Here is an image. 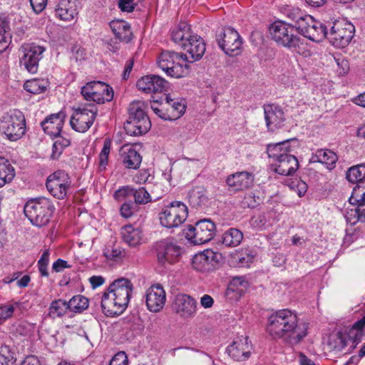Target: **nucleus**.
<instances>
[{"mask_svg":"<svg viewBox=\"0 0 365 365\" xmlns=\"http://www.w3.org/2000/svg\"><path fill=\"white\" fill-rule=\"evenodd\" d=\"M308 325L299 322L297 314L288 309L277 311L268 318L267 331L274 339L290 344L300 342L307 334Z\"/></svg>","mask_w":365,"mask_h":365,"instance_id":"obj_1","label":"nucleus"},{"mask_svg":"<svg viewBox=\"0 0 365 365\" xmlns=\"http://www.w3.org/2000/svg\"><path fill=\"white\" fill-rule=\"evenodd\" d=\"M133 290V285L128 279L114 280L101 297L103 312L108 317L121 314L128 305Z\"/></svg>","mask_w":365,"mask_h":365,"instance_id":"obj_2","label":"nucleus"},{"mask_svg":"<svg viewBox=\"0 0 365 365\" xmlns=\"http://www.w3.org/2000/svg\"><path fill=\"white\" fill-rule=\"evenodd\" d=\"M269 33L272 39L278 44L293 51L306 55V44L304 40L296 34L294 27L283 21H276L271 24Z\"/></svg>","mask_w":365,"mask_h":365,"instance_id":"obj_3","label":"nucleus"},{"mask_svg":"<svg viewBox=\"0 0 365 365\" xmlns=\"http://www.w3.org/2000/svg\"><path fill=\"white\" fill-rule=\"evenodd\" d=\"M55 210L52 201L42 197L29 200L24 206V214L32 225L36 227L46 225Z\"/></svg>","mask_w":365,"mask_h":365,"instance_id":"obj_4","label":"nucleus"},{"mask_svg":"<svg viewBox=\"0 0 365 365\" xmlns=\"http://www.w3.org/2000/svg\"><path fill=\"white\" fill-rule=\"evenodd\" d=\"M158 67L167 76L180 78L189 73L187 55L171 51H163L158 58Z\"/></svg>","mask_w":365,"mask_h":365,"instance_id":"obj_5","label":"nucleus"},{"mask_svg":"<svg viewBox=\"0 0 365 365\" xmlns=\"http://www.w3.org/2000/svg\"><path fill=\"white\" fill-rule=\"evenodd\" d=\"M145 108L146 104L143 101H133L130 104L128 119L124 125L128 135H140L150 130L151 123L146 114Z\"/></svg>","mask_w":365,"mask_h":365,"instance_id":"obj_6","label":"nucleus"},{"mask_svg":"<svg viewBox=\"0 0 365 365\" xmlns=\"http://www.w3.org/2000/svg\"><path fill=\"white\" fill-rule=\"evenodd\" d=\"M26 118L19 110H11L6 113L0 122V131L10 141L21 139L26 133Z\"/></svg>","mask_w":365,"mask_h":365,"instance_id":"obj_7","label":"nucleus"},{"mask_svg":"<svg viewBox=\"0 0 365 365\" xmlns=\"http://www.w3.org/2000/svg\"><path fill=\"white\" fill-rule=\"evenodd\" d=\"M187 215V207L182 202L174 201L159 213L160 223L168 229L178 227L186 220Z\"/></svg>","mask_w":365,"mask_h":365,"instance_id":"obj_8","label":"nucleus"},{"mask_svg":"<svg viewBox=\"0 0 365 365\" xmlns=\"http://www.w3.org/2000/svg\"><path fill=\"white\" fill-rule=\"evenodd\" d=\"M354 30V26L347 20H336L333 23L325 38H327L334 46L344 48L353 38Z\"/></svg>","mask_w":365,"mask_h":365,"instance_id":"obj_9","label":"nucleus"},{"mask_svg":"<svg viewBox=\"0 0 365 365\" xmlns=\"http://www.w3.org/2000/svg\"><path fill=\"white\" fill-rule=\"evenodd\" d=\"M215 225L210 220L198 221L195 226L189 225L185 231V237L194 245H202L210 242L215 236Z\"/></svg>","mask_w":365,"mask_h":365,"instance_id":"obj_10","label":"nucleus"},{"mask_svg":"<svg viewBox=\"0 0 365 365\" xmlns=\"http://www.w3.org/2000/svg\"><path fill=\"white\" fill-rule=\"evenodd\" d=\"M71 178L66 172L57 170L48 177L46 186L52 196L63 200L71 192Z\"/></svg>","mask_w":365,"mask_h":365,"instance_id":"obj_11","label":"nucleus"},{"mask_svg":"<svg viewBox=\"0 0 365 365\" xmlns=\"http://www.w3.org/2000/svg\"><path fill=\"white\" fill-rule=\"evenodd\" d=\"M81 94L86 101L98 104L112 101L114 96L113 88L102 81L87 83L81 88Z\"/></svg>","mask_w":365,"mask_h":365,"instance_id":"obj_12","label":"nucleus"},{"mask_svg":"<svg viewBox=\"0 0 365 365\" xmlns=\"http://www.w3.org/2000/svg\"><path fill=\"white\" fill-rule=\"evenodd\" d=\"M296 29L313 41H320L327 35V27L312 16L304 14L295 24Z\"/></svg>","mask_w":365,"mask_h":365,"instance_id":"obj_13","label":"nucleus"},{"mask_svg":"<svg viewBox=\"0 0 365 365\" xmlns=\"http://www.w3.org/2000/svg\"><path fill=\"white\" fill-rule=\"evenodd\" d=\"M158 260L162 264H174L181 257L182 250L172 237L163 239L155 243Z\"/></svg>","mask_w":365,"mask_h":365,"instance_id":"obj_14","label":"nucleus"},{"mask_svg":"<svg viewBox=\"0 0 365 365\" xmlns=\"http://www.w3.org/2000/svg\"><path fill=\"white\" fill-rule=\"evenodd\" d=\"M219 47L225 54L235 56L241 53L242 41L239 33L231 27L222 29L216 36Z\"/></svg>","mask_w":365,"mask_h":365,"instance_id":"obj_15","label":"nucleus"},{"mask_svg":"<svg viewBox=\"0 0 365 365\" xmlns=\"http://www.w3.org/2000/svg\"><path fill=\"white\" fill-rule=\"evenodd\" d=\"M96 115L97 108L93 105L78 108L73 111L70 119V125L74 130L85 133L93 124Z\"/></svg>","mask_w":365,"mask_h":365,"instance_id":"obj_16","label":"nucleus"},{"mask_svg":"<svg viewBox=\"0 0 365 365\" xmlns=\"http://www.w3.org/2000/svg\"><path fill=\"white\" fill-rule=\"evenodd\" d=\"M349 201L351 207L347 209L344 215L346 222L351 225H356L358 222H364L365 191L360 193L359 190H354Z\"/></svg>","mask_w":365,"mask_h":365,"instance_id":"obj_17","label":"nucleus"},{"mask_svg":"<svg viewBox=\"0 0 365 365\" xmlns=\"http://www.w3.org/2000/svg\"><path fill=\"white\" fill-rule=\"evenodd\" d=\"M45 51L46 48L43 46L35 43L23 46V56L20 59L21 65L31 73H37L39 61L43 58Z\"/></svg>","mask_w":365,"mask_h":365,"instance_id":"obj_18","label":"nucleus"},{"mask_svg":"<svg viewBox=\"0 0 365 365\" xmlns=\"http://www.w3.org/2000/svg\"><path fill=\"white\" fill-rule=\"evenodd\" d=\"M136 86L147 94L160 93L166 90L168 82L160 76L147 75L138 80Z\"/></svg>","mask_w":365,"mask_h":365,"instance_id":"obj_19","label":"nucleus"},{"mask_svg":"<svg viewBox=\"0 0 365 365\" xmlns=\"http://www.w3.org/2000/svg\"><path fill=\"white\" fill-rule=\"evenodd\" d=\"M252 350V345L248 337L240 336L234 339L232 343L227 348L230 357L235 361H245L250 358Z\"/></svg>","mask_w":365,"mask_h":365,"instance_id":"obj_20","label":"nucleus"},{"mask_svg":"<svg viewBox=\"0 0 365 365\" xmlns=\"http://www.w3.org/2000/svg\"><path fill=\"white\" fill-rule=\"evenodd\" d=\"M173 309L182 318H192L197 312V302L190 295L179 294L175 297Z\"/></svg>","mask_w":365,"mask_h":365,"instance_id":"obj_21","label":"nucleus"},{"mask_svg":"<svg viewBox=\"0 0 365 365\" xmlns=\"http://www.w3.org/2000/svg\"><path fill=\"white\" fill-rule=\"evenodd\" d=\"M145 303L148 309L151 312H158L164 307L166 294L160 284L150 287L145 292Z\"/></svg>","mask_w":365,"mask_h":365,"instance_id":"obj_22","label":"nucleus"},{"mask_svg":"<svg viewBox=\"0 0 365 365\" xmlns=\"http://www.w3.org/2000/svg\"><path fill=\"white\" fill-rule=\"evenodd\" d=\"M181 48L187 55V63L200 60L205 53V43L199 36L192 34L185 43L181 44Z\"/></svg>","mask_w":365,"mask_h":365,"instance_id":"obj_23","label":"nucleus"},{"mask_svg":"<svg viewBox=\"0 0 365 365\" xmlns=\"http://www.w3.org/2000/svg\"><path fill=\"white\" fill-rule=\"evenodd\" d=\"M264 113L268 130L274 131L282 126L285 118L280 106L275 104L264 105Z\"/></svg>","mask_w":365,"mask_h":365,"instance_id":"obj_24","label":"nucleus"},{"mask_svg":"<svg viewBox=\"0 0 365 365\" xmlns=\"http://www.w3.org/2000/svg\"><path fill=\"white\" fill-rule=\"evenodd\" d=\"M65 118L66 114L62 111L51 114L41 123V127L48 135L58 137L64 124Z\"/></svg>","mask_w":365,"mask_h":365,"instance_id":"obj_25","label":"nucleus"},{"mask_svg":"<svg viewBox=\"0 0 365 365\" xmlns=\"http://www.w3.org/2000/svg\"><path fill=\"white\" fill-rule=\"evenodd\" d=\"M219 254L212 250H206L202 252L195 255L192 258V267L200 272H205L210 269L218 261Z\"/></svg>","mask_w":365,"mask_h":365,"instance_id":"obj_26","label":"nucleus"},{"mask_svg":"<svg viewBox=\"0 0 365 365\" xmlns=\"http://www.w3.org/2000/svg\"><path fill=\"white\" fill-rule=\"evenodd\" d=\"M254 182V175L246 171L237 172L229 175L226 182L235 191L249 188Z\"/></svg>","mask_w":365,"mask_h":365,"instance_id":"obj_27","label":"nucleus"},{"mask_svg":"<svg viewBox=\"0 0 365 365\" xmlns=\"http://www.w3.org/2000/svg\"><path fill=\"white\" fill-rule=\"evenodd\" d=\"M271 163L277 173L285 176L294 173L299 167L298 160L293 154L285 155Z\"/></svg>","mask_w":365,"mask_h":365,"instance_id":"obj_28","label":"nucleus"},{"mask_svg":"<svg viewBox=\"0 0 365 365\" xmlns=\"http://www.w3.org/2000/svg\"><path fill=\"white\" fill-rule=\"evenodd\" d=\"M120 157L123 166L128 169H138L142 162V156L132 146L124 145L121 148Z\"/></svg>","mask_w":365,"mask_h":365,"instance_id":"obj_29","label":"nucleus"},{"mask_svg":"<svg viewBox=\"0 0 365 365\" xmlns=\"http://www.w3.org/2000/svg\"><path fill=\"white\" fill-rule=\"evenodd\" d=\"M292 142L296 143L294 140H287L274 144H269L267 147V153L271 163L283 158L285 155H291L292 148Z\"/></svg>","mask_w":365,"mask_h":365,"instance_id":"obj_30","label":"nucleus"},{"mask_svg":"<svg viewBox=\"0 0 365 365\" xmlns=\"http://www.w3.org/2000/svg\"><path fill=\"white\" fill-rule=\"evenodd\" d=\"M338 160L336 154L329 149H318L315 153H312L310 159V163H319L326 166V168L331 170L336 167Z\"/></svg>","mask_w":365,"mask_h":365,"instance_id":"obj_31","label":"nucleus"},{"mask_svg":"<svg viewBox=\"0 0 365 365\" xmlns=\"http://www.w3.org/2000/svg\"><path fill=\"white\" fill-rule=\"evenodd\" d=\"M165 106L168 110V115L165 118L169 120H175L180 118L185 113L186 106L183 99L172 98L170 95H167L164 100Z\"/></svg>","mask_w":365,"mask_h":365,"instance_id":"obj_32","label":"nucleus"},{"mask_svg":"<svg viewBox=\"0 0 365 365\" xmlns=\"http://www.w3.org/2000/svg\"><path fill=\"white\" fill-rule=\"evenodd\" d=\"M110 27L115 38L120 41L128 43L132 38L130 26L123 20H113L110 23Z\"/></svg>","mask_w":365,"mask_h":365,"instance_id":"obj_33","label":"nucleus"},{"mask_svg":"<svg viewBox=\"0 0 365 365\" xmlns=\"http://www.w3.org/2000/svg\"><path fill=\"white\" fill-rule=\"evenodd\" d=\"M123 240L130 247L139 245L143 240V232L138 227L128 225L122 227L120 232Z\"/></svg>","mask_w":365,"mask_h":365,"instance_id":"obj_34","label":"nucleus"},{"mask_svg":"<svg viewBox=\"0 0 365 365\" xmlns=\"http://www.w3.org/2000/svg\"><path fill=\"white\" fill-rule=\"evenodd\" d=\"M56 16L63 21H71L77 14L75 6L68 0H61L55 9Z\"/></svg>","mask_w":365,"mask_h":365,"instance_id":"obj_35","label":"nucleus"},{"mask_svg":"<svg viewBox=\"0 0 365 365\" xmlns=\"http://www.w3.org/2000/svg\"><path fill=\"white\" fill-rule=\"evenodd\" d=\"M243 239V233L238 229L229 228L222 235L221 242L227 247L238 246Z\"/></svg>","mask_w":365,"mask_h":365,"instance_id":"obj_36","label":"nucleus"},{"mask_svg":"<svg viewBox=\"0 0 365 365\" xmlns=\"http://www.w3.org/2000/svg\"><path fill=\"white\" fill-rule=\"evenodd\" d=\"M15 177V170L10 162L0 157V187L9 183Z\"/></svg>","mask_w":365,"mask_h":365,"instance_id":"obj_37","label":"nucleus"},{"mask_svg":"<svg viewBox=\"0 0 365 365\" xmlns=\"http://www.w3.org/2000/svg\"><path fill=\"white\" fill-rule=\"evenodd\" d=\"M192 34L190 32V28L185 22L180 23L177 28H175L171 31V38L173 41L179 44L185 43L187 38H190Z\"/></svg>","mask_w":365,"mask_h":365,"instance_id":"obj_38","label":"nucleus"},{"mask_svg":"<svg viewBox=\"0 0 365 365\" xmlns=\"http://www.w3.org/2000/svg\"><path fill=\"white\" fill-rule=\"evenodd\" d=\"M187 197L190 205L195 208L201 207L207 200L206 190L201 186L192 188L188 192Z\"/></svg>","mask_w":365,"mask_h":365,"instance_id":"obj_39","label":"nucleus"},{"mask_svg":"<svg viewBox=\"0 0 365 365\" xmlns=\"http://www.w3.org/2000/svg\"><path fill=\"white\" fill-rule=\"evenodd\" d=\"M164 180L169 184L168 185H164L162 182H156L154 184L148 185V190L151 195L152 199L155 200L160 199L165 193H167L170 187V181L171 177L170 174L165 173Z\"/></svg>","mask_w":365,"mask_h":365,"instance_id":"obj_40","label":"nucleus"},{"mask_svg":"<svg viewBox=\"0 0 365 365\" xmlns=\"http://www.w3.org/2000/svg\"><path fill=\"white\" fill-rule=\"evenodd\" d=\"M48 86V82L44 78H34L24 83V89L33 94L44 93Z\"/></svg>","mask_w":365,"mask_h":365,"instance_id":"obj_41","label":"nucleus"},{"mask_svg":"<svg viewBox=\"0 0 365 365\" xmlns=\"http://www.w3.org/2000/svg\"><path fill=\"white\" fill-rule=\"evenodd\" d=\"M48 316L52 319L62 317L68 310L67 302L63 299L53 301L48 309Z\"/></svg>","mask_w":365,"mask_h":365,"instance_id":"obj_42","label":"nucleus"},{"mask_svg":"<svg viewBox=\"0 0 365 365\" xmlns=\"http://www.w3.org/2000/svg\"><path fill=\"white\" fill-rule=\"evenodd\" d=\"M67 304L68 310L81 313L88 307V299L83 295L78 294L67 302Z\"/></svg>","mask_w":365,"mask_h":365,"instance_id":"obj_43","label":"nucleus"},{"mask_svg":"<svg viewBox=\"0 0 365 365\" xmlns=\"http://www.w3.org/2000/svg\"><path fill=\"white\" fill-rule=\"evenodd\" d=\"M348 181L352 183L361 182L365 179V163L351 167L346 175Z\"/></svg>","mask_w":365,"mask_h":365,"instance_id":"obj_44","label":"nucleus"},{"mask_svg":"<svg viewBox=\"0 0 365 365\" xmlns=\"http://www.w3.org/2000/svg\"><path fill=\"white\" fill-rule=\"evenodd\" d=\"M103 255L108 260L118 262L123 258L124 252L120 246L108 245L103 250Z\"/></svg>","mask_w":365,"mask_h":365,"instance_id":"obj_45","label":"nucleus"},{"mask_svg":"<svg viewBox=\"0 0 365 365\" xmlns=\"http://www.w3.org/2000/svg\"><path fill=\"white\" fill-rule=\"evenodd\" d=\"M134 202L138 205H145L152 201V197L149 191L144 187L138 189L134 188Z\"/></svg>","mask_w":365,"mask_h":365,"instance_id":"obj_46","label":"nucleus"},{"mask_svg":"<svg viewBox=\"0 0 365 365\" xmlns=\"http://www.w3.org/2000/svg\"><path fill=\"white\" fill-rule=\"evenodd\" d=\"M16 359L14 353L9 346H0V365H14Z\"/></svg>","mask_w":365,"mask_h":365,"instance_id":"obj_47","label":"nucleus"},{"mask_svg":"<svg viewBox=\"0 0 365 365\" xmlns=\"http://www.w3.org/2000/svg\"><path fill=\"white\" fill-rule=\"evenodd\" d=\"M255 256L249 251L236 254L234 259L240 267H250L254 261Z\"/></svg>","mask_w":365,"mask_h":365,"instance_id":"obj_48","label":"nucleus"},{"mask_svg":"<svg viewBox=\"0 0 365 365\" xmlns=\"http://www.w3.org/2000/svg\"><path fill=\"white\" fill-rule=\"evenodd\" d=\"M110 146V141L107 139L105 140L103 143V147L99 154V167L101 170L105 169L108 164Z\"/></svg>","mask_w":365,"mask_h":365,"instance_id":"obj_49","label":"nucleus"},{"mask_svg":"<svg viewBox=\"0 0 365 365\" xmlns=\"http://www.w3.org/2000/svg\"><path fill=\"white\" fill-rule=\"evenodd\" d=\"M268 214L262 213L253 216L250 220V225L256 229H263L269 225Z\"/></svg>","mask_w":365,"mask_h":365,"instance_id":"obj_50","label":"nucleus"},{"mask_svg":"<svg viewBox=\"0 0 365 365\" xmlns=\"http://www.w3.org/2000/svg\"><path fill=\"white\" fill-rule=\"evenodd\" d=\"M134 187L130 185H125L119 187L113 194V197L115 200L121 202L126 198L133 196Z\"/></svg>","mask_w":365,"mask_h":365,"instance_id":"obj_51","label":"nucleus"},{"mask_svg":"<svg viewBox=\"0 0 365 365\" xmlns=\"http://www.w3.org/2000/svg\"><path fill=\"white\" fill-rule=\"evenodd\" d=\"M150 108L153 112L160 118L169 120V118H165V115H168V110L165 106L164 101L159 103L158 101H153L150 103Z\"/></svg>","mask_w":365,"mask_h":365,"instance_id":"obj_52","label":"nucleus"},{"mask_svg":"<svg viewBox=\"0 0 365 365\" xmlns=\"http://www.w3.org/2000/svg\"><path fill=\"white\" fill-rule=\"evenodd\" d=\"M284 14L296 24L304 14L299 8L287 6L284 9Z\"/></svg>","mask_w":365,"mask_h":365,"instance_id":"obj_53","label":"nucleus"},{"mask_svg":"<svg viewBox=\"0 0 365 365\" xmlns=\"http://www.w3.org/2000/svg\"><path fill=\"white\" fill-rule=\"evenodd\" d=\"M136 204L134 202L128 201L124 202L120 209L121 216L125 218L130 217L136 211Z\"/></svg>","mask_w":365,"mask_h":365,"instance_id":"obj_54","label":"nucleus"},{"mask_svg":"<svg viewBox=\"0 0 365 365\" xmlns=\"http://www.w3.org/2000/svg\"><path fill=\"white\" fill-rule=\"evenodd\" d=\"M140 1V0H119L118 5L121 11L130 13L134 11Z\"/></svg>","mask_w":365,"mask_h":365,"instance_id":"obj_55","label":"nucleus"},{"mask_svg":"<svg viewBox=\"0 0 365 365\" xmlns=\"http://www.w3.org/2000/svg\"><path fill=\"white\" fill-rule=\"evenodd\" d=\"M15 307L14 304H5L0 307V320L3 322L12 317Z\"/></svg>","mask_w":365,"mask_h":365,"instance_id":"obj_56","label":"nucleus"},{"mask_svg":"<svg viewBox=\"0 0 365 365\" xmlns=\"http://www.w3.org/2000/svg\"><path fill=\"white\" fill-rule=\"evenodd\" d=\"M128 360L124 351H119L111 359L110 365H128Z\"/></svg>","mask_w":365,"mask_h":365,"instance_id":"obj_57","label":"nucleus"},{"mask_svg":"<svg viewBox=\"0 0 365 365\" xmlns=\"http://www.w3.org/2000/svg\"><path fill=\"white\" fill-rule=\"evenodd\" d=\"M10 33H0V53L4 52L11 42Z\"/></svg>","mask_w":365,"mask_h":365,"instance_id":"obj_58","label":"nucleus"},{"mask_svg":"<svg viewBox=\"0 0 365 365\" xmlns=\"http://www.w3.org/2000/svg\"><path fill=\"white\" fill-rule=\"evenodd\" d=\"M73 58L76 61H81L86 58V50L79 45H75L72 48Z\"/></svg>","mask_w":365,"mask_h":365,"instance_id":"obj_59","label":"nucleus"},{"mask_svg":"<svg viewBox=\"0 0 365 365\" xmlns=\"http://www.w3.org/2000/svg\"><path fill=\"white\" fill-rule=\"evenodd\" d=\"M31 6L35 13H41L47 4V0H30Z\"/></svg>","mask_w":365,"mask_h":365,"instance_id":"obj_60","label":"nucleus"},{"mask_svg":"<svg viewBox=\"0 0 365 365\" xmlns=\"http://www.w3.org/2000/svg\"><path fill=\"white\" fill-rule=\"evenodd\" d=\"M9 20L8 16L3 13H0V33H9Z\"/></svg>","mask_w":365,"mask_h":365,"instance_id":"obj_61","label":"nucleus"},{"mask_svg":"<svg viewBox=\"0 0 365 365\" xmlns=\"http://www.w3.org/2000/svg\"><path fill=\"white\" fill-rule=\"evenodd\" d=\"M68 262L63 259H58L56 262H53L52 265V269L56 272H60L63 271L64 268L68 267Z\"/></svg>","mask_w":365,"mask_h":365,"instance_id":"obj_62","label":"nucleus"},{"mask_svg":"<svg viewBox=\"0 0 365 365\" xmlns=\"http://www.w3.org/2000/svg\"><path fill=\"white\" fill-rule=\"evenodd\" d=\"M89 282L93 289L98 287L104 284L105 279L102 276H92L89 278Z\"/></svg>","mask_w":365,"mask_h":365,"instance_id":"obj_63","label":"nucleus"},{"mask_svg":"<svg viewBox=\"0 0 365 365\" xmlns=\"http://www.w3.org/2000/svg\"><path fill=\"white\" fill-rule=\"evenodd\" d=\"M21 365H40V361L36 356H29L24 359Z\"/></svg>","mask_w":365,"mask_h":365,"instance_id":"obj_64","label":"nucleus"}]
</instances>
